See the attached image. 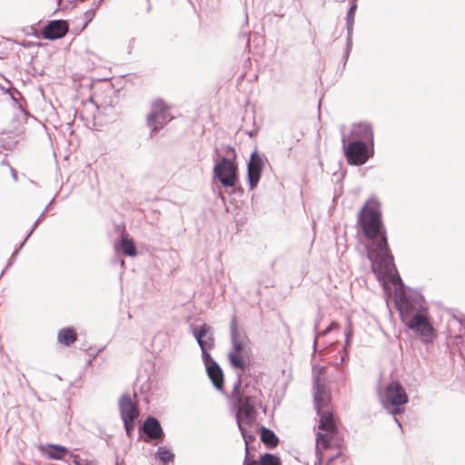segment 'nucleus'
I'll list each match as a JSON object with an SVG mask.
<instances>
[{
    "mask_svg": "<svg viewBox=\"0 0 465 465\" xmlns=\"http://www.w3.org/2000/svg\"><path fill=\"white\" fill-rule=\"evenodd\" d=\"M358 224L368 240L367 255L373 273L385 289L388 283L396 285L400 278L389 250L381 203L377 198L371 197L365 202L358 214Z\"/></svg>",
    "mask_w": 465,
    "mask_h": 465,
    "instance_id": "f257e3e1",
    "label": "nucleus"
},
{
    "mask_svg": "<svg viewBox=\"0 0 465 465\" xmlns=\"http://www.w3.org/2000/svg\"><path fill=\"white\" fill-rule=\"evenodd\" d=\"M318 430L319 431L316 436V449L320 453L322 450L329 449L332 441H339L341 440L337 422L333 414L326 412L323 417H321Z\"/></svg>",
    "mask_w": 465,
    "mask_h": 465,
    "instance_id": "f03ea898",
    "label": "nucleus"
},
{
    "mask_svg": "<svg viewBox=\"0 0 465 465\" xmlns=\"http://www.w3.org/2000/svg\"><path fill=\"white\" fill-rule=\"evenodd\" d=\"M408 400L405 389L400 382L393 381L386 385L381 402L387 409L391 407V413L396 415L403 412Z\"/></svg>",
    "mask_w": 465,
    "mask_h": 465,
    "instance_id": "7ed1b4c3",
    "label": "nucleus"
},
{
    "mask_svg": "<svg viewBox=\"0 0 465 465\" xmlns=\"http://www.w3.org/2000/svg\"><path fill=\"white\" fill-rule=\"evenodd\" d=\"M169 110L170 106L163 99L158 98L153 101L152 110L146 119L153 132H157L173 119Z\"/></svg>",
    "mask_w": 465,
    "mask_h": 465,
    "instance_id": "20e7f679",
    "label": "nucleus"
},
{
    "mask_svg": "<svg viewBox=\"0 0 465 465\" xmlns=\"http://www.w3.org/2000/svg\"><path fill=\"white\" fill-rule=\"evenodd\" d=\"M119 411L126 432L130 434L134 429V421L139 417V409L128 394H123L119 400Z\"/></svg>",
    "mask_w": 465,
    "mask_h": 465,
    "instance_id": "39448f33",
    "label": "nucleus"
},
{
    "mask_svg": "<svg viewBox=\"0 0 465 465\" xmlns=\"http://www.w3.org/2000/svg\"><path fill=\"white\" fill-rule=\"evenodd\" d=\"M238 411L236 413V420L241 430L242 437L245 439L246 449L248 448L247 431L244 425H251L253 420V414L255 412L254 407L251 402L250 397L238 399Z\"/></svg>",
    "mask_w": 465,
    "mask_h": 465,
    "instance_id": "423d86ee",
    "label": "nucleus"
},
{
    "mask_svg": "<svg viewBox=\"0 0 465 465\" xmlns=\"http://www.w3.org/2000/svg\"><path fill=\"white\" fill-rule=\"evenodd\" d=\"M214 174L223 185L232 187L237 180V165L232 160L223 158L214 166Z\"/></svg>",
    "mask_w": 465,
    "mask_h": 465,
    "instance_id": "0eeeda50",
    "label": "nucleus"
},
{
    "mask_svg": "<svg viewBox=\"0 0 465 465\" xmlns=\"http://www.w3.org/2000/svg\"><path fill=\"white\" fill-rule=\"evenodd\" d=\"M347 162L353 165H362L371 156L368 146L361 141L351 142L345 148Z\"/></svg>",
    "mask_w": 465,
    "mask_h": 465,
    "instance_id": "6e6552de",
    "label": "nucleus"
},
{
    "mask_svg": "<svg viewBox=\"0 0 465 465\" xmlns=\"http://www.w3.org/2000/svg\"><path fill=\"white\" fill-rule=\"evenodd\" d=\"M402 321L410 329L419 333L424 339L430 338L433 334L434 329L427 313H417L408 322L406 316L402 315Z\"/></svg>",
    "mask_w": 465,
    "mask_h": 465,
    "instance_id": "1a4fd4ad",
    "label": "nucleus"
},
{
    "mask_svg": "<svg viewBox=\"0 0 465 465\" xmlns=\"http://www.w3.org/2000/svg\"><path fill=\"white\" fill-rule=\"evenodd\" d=\"M331 401L330 390L324 384H321L317 381L314 392V402L320 418L323 417L326 412L332 414Z\"/></svg>",
    "mask_w": 465,
    "mask_h": 465,
    "instance_id": "9d476101",
    "label": "nucleus"
},
{
    "mask_svg": "<svg viewBox=\"0 0 465 465\" xmlns=\"http://www.w3.org/2000/svg\"><path fill=\"white\" fill-rule=\"evenodd\" d=\"M69 31V24L66 20L49 21L41 30V35L47 40L63 38Z\"/></svg>",
    "mask_w": 465,
    "mask_h": 465,
    "instance_id": "9b49d317",
    "label": "nucleus"
},
{
    "mask_svg": "<svg viewBox=\"0 0 465 465\" xmlns=\"http://www.w3.org/2000/svg\"><path fill=\"white\" fill-rule=\"evenodd\" d=\"M264 163L265 159L257 151L251 154L248 163V180L252 189L258 184Z\"/></svg>",
    "mask_w": 465,
    "mask_h": 465,
    "instance_id": "f8f14e48",
    "label": "nucleus"
},
{
    "mask_svg": "<svg viewBox=\"0 0 465 465\" xmlns=\"http://www.w3.org/2000/svg\"><path fill=\"white\" fill-rule=\"evenodd\" d=\"M230 332L232 344L231 351L246 353V345L249 341V339L246 333L239 331L237 318L235 316H233L231 320Z\"/></svg>",
    "mask_w": 465,
    "mask_h": 465,
    "instance_id": "ddd939ff",
    "label": "nucleus"
},
{
    "mask_svg": "<svg viewBox=\"0 0 465 465\" xmlns=\"http://www.w3.org/2000/svg\"><path fill=\"white\" fill-rule=\"evenodd\" d=\"M194 335L202 351H208L213 347L214 339L211 333V328L207 324H203L199 330H195Z\"/></svg>",
    "mask_w": 465,
    "mask_h": 465,
    "instance_id": "4468645a",
    "label": "nucleus"
},
{
    "mask_svg": "<svg viewBox=\"0 0 465 465\" xmlns=\"http://www.w3.org/2000/svg\"><path fill=\"white\" fill-rule=\"evenodd\" d=\"M39 450L44 456L54 460H63L68 453V450L65 447L55 444L40 446Z\"/></svg>",
    "mask_w": 465,
    "mask_h": 465,
    "instance_id": "2eb2a0df",
    "label": "nucleus"
},
{
    "mask_svg": "<svg viewBox=\"0 0 465 465\" xmlns=\"http://www.w3.org/2000/svg\"><path fill=\"white\" fill-rule=\"evenodd\" d=\"M143 432L152 440H158L163 436V430L159 421L153 417H149L143 423Z\"/></svg>",
    "mask_w": 465,
    "mask_h": 465,
    "instance_id": "dca6fc26",
    "label": "nucleus"
},
{
    "mask_svg": "<svg viewBox=\"0 0 465 465\" xmlns=\"http://www.w3.org/2000/svg\"><path fill=\"white\" fill-rule=\"evenodd\" d=\"M207 374L209 378L211 379L213 384L218 391L223 390V373L222 369L217 363H213L212 365L208 366Z\"/></svg>",
    "mask_w": 465,
    "mask_h": 465,
    "instance_id": "f3484780",
    "label": "nucleus"
},
{
    "mask_svg": "<svg viewBox=\"0 0 465 465\" xmlns=\"http://www.w3.org/2000/svg\"><path fill=\"white\" fill-rule=\"evenodd\" d=\"M77 340V332L74 328L61 329L57 334V341L64 346L72 345Z\"/></svg>",
    "mask_w": 465,
    "mask_h": 465,
    "instance_id": "a211bd4d",
    "label": "nucleus"
},
{
    "mask_svg": "<svg viewBox=\"0 0 465 465\" xmlns=\"http://www.w3.org/2000/svg\"><path fill=\"white\" fill-rule=\"evenodd\" d=\"M120 247L122 252L128 256H135L137 253L136 247L132 239L124 232H122Z\"/></svg>",
    "mask_w": 465,
    "mask_h": 465,
    "instance_id": "6ab92c4d",
    "label": "nucleus"
},
{
    "mask_svg": "<svg viewBox=\"0 0 465 465\" xmlns=\"http://www.w3.org/2000/svg\"><path fill=\"white\" fill-rule=\"evenodd\" d=\"M261 440L269 448H274L278 445L279 440L275 433L267 428L261 430Z\"/></svg>",
    "mask_w": 465,
    "mask_h": 465,
    "instance_id": "aec40b11",
    "label": "nucleus"
},
{
    "mask_svg": "<svg viewBox=\"0 0 465 465\" xmlns=\"http://www.w3.org/2000/svg\"><path fill=\"white\" fill-rule=\"evenodd\" d=\"M243 352H232L230 351L228 358L231 365L235 369L243 371L245 369V362L243 360Z\"/></svg>",
    "mask_w": 465,
    "mask_h": 465,
    "instance_id": "412c9836",
    "label": "nucleus"
},
{
    "mask_svg": "<svg viewBox=\"0 0 465 465\" xmlns=\"http://www.w3.org/2000/svg\"><path fill=\"white\" fill-rule=\"evenodd\" d=\"M157 455L164 463L172 462L174 459V455L166 447H160L157 450Z\"/></svg>",
    "mask_w": 465,
    "mask_h": 465,
    "instance_id": "4be33fe9",
    "label": "nucleus"
},
{
    "mask_svg": "<svg viewBox=\"0 0 465 465\" xmlns=\"http://www.w3.org/2000/svg\"><path fill=\"white\" fill-rule=\"evenodd\" d=\"M261 465H281V460L277 456L266 453L260 458Z\"/></svg>",
    "mask_w": 465,
    "mask_h": 465,
    "instance_id": "5701e85b",
    "label": "nucleus"
},
{
    "mask_svg": "<svg viewBox=\"0 0 465 465\" xmlns=\"http://www.w3.org/2000/svg\"><path fill=\"white\" fill-rule=\"evenodd\" d=\"M356 8H357V5L356 4H353L351 8L349 9L348 11V14H347V22H348V26L349 27H351L352 25H353V20H354V15H355V11H356Z\"/></svg>",
    "mask_w": 465,
    "mask_h": 465,
    "instance_id": "b1692460",
    "label": "nucleus"
},
{
    "mask_svg": "<svg viewBox=\"0 0 465 465\" xmlns=\"http://www.w3.org/2000/svg\"><path fill=\"white\" fill-rule=\"evenodd\" d=\"M359 128L362 131V133H364L362 134V136L365 139H370L371 141L372 140V131H371V128L370 125H368V124H360Z\"/></svg>",
    "mask_w": 465,
    "mask_h": 465,
    "instance_id": "393cba45",
    "label": "nucleus"
},
{
    "mask_svg": "<svg viewBox=\"0 0 465 465\" xmlns=\"http://www.w3.org/2000/svg\"><path fill=\"white\" fill-rule=\"evenodd\" d=\"M203 359L204 361V364L206 366V369H208V366L212 365L213 363H216L210 353L207 352V351H203Z\"/></svg>",
    "mask_w": 465,
    "mask_h": 465,
    "instance_id": "a878e982",
    "label": "nucleus"
},
{
    "mask_svg": "<svg viewBox=\"0 0 465 465\" xmlns=\"http://www.w3.org/2000/svg\"><path fill=\"white\" fill-rule=\"evenodd\" d=\"M340 326L337 322H332L325 331H322V335H326L328 332H330L331 330L338 329Z\"/></svg>",
    "mask_w": 465,
    "mask_h": 465,
    "instance_id": "bb28decb",
    "label": "nucleus"
},
{
    "mask_svg": "<svg viewBox=\"0 0 465 465\" xmlns=\"http://www.w3.org/2000/svg\"><path fill=\"white\" fill-rule=\"evenodd\" d=\"M76 465H95L93 461H89L87 460H75Z\"/></svg>",
    "mask_w": 465,
    "mask_h": 465,
    "instance_id": "cd10ccee",
    "label": "nucleus"
},
{
    "mask_svg": "<svg viewBox=\"0 0 465 465\" xmlns=\"http://www.w3.org/2000/svg\"><path fill=\"white\" fill-rule=\"evenodd\" d=\"M243 465H258V463L256 461H245Z\"/></svg>",
    "mask_w": 465,
    "mask_h": 465,
    "instance_id": "c85d7f7f",
    "label": "nucleus"
},
{
    "mask_svg": "<svg viewBox=\"0 0 465 465\" xmlns=\"http://www.w3.org/2000/svg\"><path fill=\"white\" fill-rule=\"evenodd\" d=\"M86 15H88V16H89V19H88V21H87V22H85L84 26H86V25H88V22L92 19V17H93V14H92V13H88V14H86Z\"/></svg>",
    "mask_w": 465,
    "mask_h": 465,
    "instance_id": "c756f323",
    "label": "nucleus"
},
{
    "mask_svg": "<svg viewBox=\"0 0 465 465\" xmlns=\"http://www.w3.org/2000/svg\"><path fill=\"white\" fill-rule=\"evenodd\" d=\"M22 45H23L24 47H31V46H33L34 45H33L32 43H26V44H22Z\"/></svg>",
    "mask_w": 465,
    "mask_h": 465,
    "instance_id": "7c9ffc66",
    "label": "nucleus"
},
{
    "mask_svg": "<svg viewBox=\"0 0 465 465\" xmlns=\"http://www.w3.org/2000/svg\"><path fill=\"white\" fill-rule=\"evenodd\" d=\"M332 458L328 460V464H330L332 461Z\"/></svg>",
    "mask_w": 465,
    "mask_h": 465,
    "instance_id": "2f4dec72",
    "label": "nucleus"
}]
</instances>
